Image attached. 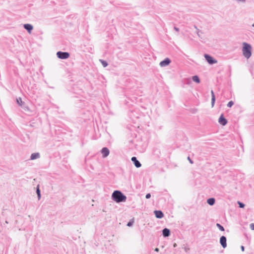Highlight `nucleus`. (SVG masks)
Instances as JSON below:
<instances>
[{
  "label": "nucleus",
  "instance_id": "nucleus-20",
  "mask_svg": "<svg viewBox=\"0 0 254 254\" xmlns=\"http://www.w3.org/2000/svg\"><path fill=\"white\" fill-rule=\"evenodd\" d=\"M100 62L102 64V65L103 66V67H105L108 65V63H107V62H106L103 60H100Z\"/></svg>",
  "mask_w": 254,
  "mask_h": 254
},
{
  "label": "nucleus",
  "instance_id": "nucleus-15",
  "mask_svg": "<svg viewBox=\"0 0 254 254\" xmlns=\"http://www.w3.org/2000/svg\"><path fill=\"white\" fill-rule=\"evenodd\" d=\"M194 28H195V29H196V34H197V35L198 37L199 38H201V39H202V34H203V32H202L201 31L199 30V29L196 27V26H194Z\"/></svg>",
  "mask_w": 254,
  "mask_h": 254
},
{
  "label": "nucleus",
  "instance_id": "nucleus-10",
  "mask_svg": "<svg viewBox=\"0 0 254 254\" xmlns=\"http://www.w3.org/2000/svg\"><path fill=\"white\" fill-rule=\"evenodd\" d=\"M154 213L157 218L161 219L164 216L163 213L161 210H155Z\"/></svg>",
  "mask_w": 254,
  "mask_h": 254
},
{
  "label": "nucleus",
  "instance_id": "nucleus-27",
  "mask_svg": "<svg viewBox=\"0 0 254 254\" xmlns=\"http://www.w3.org/2000/svg\"><path fill=\"white\" fill-rule=\"evenodd\" d=\"M250 227L252 230H254V223H251L250 225Z\"/></svg>",
  "mask_w": 254,
  "mask_h": 254
},
{
  "label": "nucleus",
  "instance_id": "nucleus-12",
  "mask_svg": "<svg viewBox=\"0 0 254 254\" xmlns=\"http://www.w3.org/2000/svg\"><path fill=\"white\" fill-rule=\"evenodd\" d=\"M162 235L164 237H167L170 236V231L168 228H164L162 230Z\"/></svg>",
  "mask_w": 254,
  "mask_h": 254
},
{
  "label": "nucleus",
  "instance_id": "nucleus-11",
  "mask_svg": "<svg viewBox=\"0 0 254 254\" xmlns=\"http://www.w3.org/2000/svg\"><path fill=\"white\" fill-rule=\"evenodd\" d=\"M23 27L29 33H31V31L33 29V26L30 24H24Z\"/></svg>",
  "mask_w": 254,
  "mask_h": 254
},
{
  "label": "nucleus",
  "instance_id": "nucleus-1",
  "mask_svg": "<svg viewBox=\"0 0 254 254\" xmlns=\"http://www.w3.org/2000/svg\"><path fill=\"white\" fill-rule=\"evenodd\" d=\"M112 199L117 203L125 202L127 197L120 190H115L112 194Z\"/></svg>",
  "mask_w": 254,
  "mask_h": 254
},
{
  "label": "nucleus",
  "instance_id": "nucleus-18",
  "mask_svg": "<svg viewBox=\"0 0 254 254\" xmlns=\"http://www.w3.org/2000/svg\"><path fill=\"white\" fill-rule=\"evenodd\" d=\"M192 80L197 83H199L200 82V79L197 75H194L192 76Z\"/></svg>",
  "mask_w": 254,
  "mask_h": 254
},
{
  "label": "nucleus",
  "instance_id": "nucleus-28",
  "mask_svg": "<svg viewBox=\"0 0 254 254\" xmlns=\"http://www.w3.org/2000/svg\"><path fill=\"white\" fill-rule=\"evenodd\" d=\"M150 197H151V194H150V193H147V194H146V196H145L146 198H147V199H149V198H150Z\"/></svg>",
  "mask_w": 254,
  "mask_h": 254
},
{
  "label": "nucleus",
  "instance_id": "nucleus-4",
  "mask_svg": "<svg viewBox=\"0 0 254 254\" xmlns=\"http://www.w3.org/2000/svg\"><path fill=\"white\" fill-rule=\"evenodd\" d=\"M58 58L61 59H66L69 57V54L67 52L59 51L57 53Z\"/></svg>",
  "mask_w": 254,
  "mask_h": 254
},
{
  "label": "nucleus",
  "instance_id": "nucleus-23",
  "mask_svg": "<svg viewBox=\"0 0 254 254\" xmlns=\"http://www.w3.org/2000/svg\"><path fill=\"white\" fill-rule=\"evenodd\" d=\"M238 203L240 208H244L245 207V204L243 203L240 201H238Z\"/></svg>",
  "mask_w": 254,
  "mask_h": 254
},
{
  "label": "nucleus",
  "instance_id": "nucleus-8",
  "mask_svg": "<svg viewBox=\"0 0 254 254\" xmlns=\"http://www.w3.org/2000/svg\"><path fill=\"white\" fill-rule=\"evenodd\" d=\"M101 153L102 154L103 157L105 158L109 155L110 151L108 148L104 147L101 150Z\"/></svg>",
  "mask_w": 254,
  "mask_h": 254
},
{
  "label": "nucleus",
  "instance_id": "nucleus-34",
  "mask_svg": "<svg viewBox=\"0 0 254 254\" xmlns=\"http://www.w3.org/2000/svg\"><path fill=\"white\" fill-rule=\"evenodd\" d=\"M252 27L254 28V23L252 24Z\"/></svg>",
  "mask_w": 254,
  "mask_h": 254
},
{
  "label": "nucleus",
  "instance_id": "nucleus-14",
  "mask_svg": "<svg viewBox=\"0 0 254 254\" xmlns=\"http://www.w3.org/2000/svg\"><path fill=\"white\" fill-rule=\"evenodd\" d=\"M215 202V199L214 198H209L207 200V202L210 205H213L214 204Z\"/></svg>",
  "mask_w": 254,
  "mask_h": 254
},
{
  "label": "nucleus",
  "instance_id": "nucleus-9",
  "mask_svg": "<svg viewBox=\"0 0 254 254\" xmlns=\"http://www.w3.org/2000/svg\"><path fill=\"white\" fill-rule=\"evenodd\" d=\"M218 122L221 125L223 126L226 125L227 123V120L223 117V115H221L219 117Z\"/></svg>",
  "mask_w": 254,
  "mask_h": 254
},
{
  "label": "nucleus",
  "instance_id": "nucleus-16",
  "mask_svg": "<svg viewBox=\"0 0 254 254\" xmlns=\"http://www.w3.org/2000/svg\"><path fill=\"white\" fill-rule=\"evenodd\" d=\"M211 97H212L211 98V105H212V107H213L214 103H215V97L214 92L212 90H211Z\"/></svg>",
  "mask_w": 254,
  "mask_h": 254
},
{
  "label": "nucleus",
  "instance_id": "nucleus-3",
  "mask_svg": "<svg viewBox=\"0 0 254 254\" xmlns=\"http://www.w3.org/2000/svg\"><path fill=\"white\" fill-rule=\"evenodd\" d=\"M204 56L207 63L210 64H213L217 63L215 59L208 54H205Z\"/></svg>",
  "mask_w": 254,
  "mask_h": 254
},
{
  "label": "nucleus",
  "instance_id": "nucleus-21",
  "mask_svg": "<svg viewBox=\"0 0 254 254\" xmlns=\"http://www.w3.org/2000/svg\"><path fill=\"white\" fill-rule=\"evenodd\" d=\"M216 226L217 227V228H219V229L220 230V231H224V227L221 225L219 223H217L216 224Z\"/></svg>",
  "mask_w": 254,
  "mask_h": 254
},
{
  "label": "nucleus",
  "instance_id": "nucleus-13",
  "mask_svg": "<svg viewBox=\"0 0 254 254\" xmlns=\"http://www.w3.org/2000/svg\"><path fill=\"white\" fill-rule=\"evenodd\" d=\"M39 158H40V154L39 153H32L30 156L31 160H34Z\"/></svg>",
  "mask_w": 254,
  "mask_h": 254
},
{
  "label": "nucleus",
  "instance_id": "nucleus-33",
  "mask_svg": "<svg viewBox=\"0 0 254 254\" xmlns=\"http://www.w3.org/2000/svg\"><path fill=\"white\" fill-rule=\"evenodd\" d=\"M177 244H176V243H174V245H173V247H177Z\"/></svg>",
  "mask_w": 254,
  "mask_h": 254
},
{
  "label": "nucleus",
  "instance_id": "nucleus-22",
  "mask_svg": "<svg viewBox=\"0 0 254 254\" xmlns=\"http://www.w3.org/2000/svg\"><path fill=\"white\" fill-rule=\"evenodd\" d=\"M233 1L237 3H245L246 0H232Z\"/></svg>",
  "mask_w": 254,
  "mask_h": 254
},
{
  "label": "nucleus",
  "instance_id": "nucleus-26",
  "mask_svg": "<svg viewBox=\"0 0 254 254\" xmlns=\"http://www.w3.org/2000/svg\"><path fill=\"white\" fill-rule=\"evenodd\" d=\"M133 220H131V221H130L129 222H128L127 224V226H128V227H130L133 224Z\"/></svg>",
  "mask_w": 254,
  "mask_h": 254
},
{
  "label": "nucleus",
  "instance_id": "nucleus-17",
  "mask_svg": "<svg viewBox=\"0 0 254 254\" xmlns=\"http://www.w3.org/2000/svg\"><path fill=\"white\" fill-rule=\"evenodd\" d=\"M16 102L21 107H22V108H24V102H23L22 101V99L21 98H18L16 99Z\"/></svg>",
  "mask_w": 254,
  "mask_h": 254
},
{
  "label": "nucleus",
  "instance_id": "nucleus-7",
  "mask_svg": "<svg viewBox=\"0 0 254 254\" xmlns=\"http://www.w3.org/2000/svg\"><path fill=\"white\" fill-rule=\"evenodd\" d=\"M131 160L132 161V162L133 163L134 166L136 167V168H139L141 167V163L139 162V161L137 160L136 157H132L131 158Z\"/></svg>",
  "mask_w": 254,
  "mask_h": 254
},
{
  "label": "nucleus",
  "instance_id": "nucleus-31",
  "mask_svg": "<svg viewBox=\"0 0 254 254\" xmlns=\"http://www.w3.org/2000/svg\"><path fill=\"white\" fill-rule=\"evenodd\" d=\"M241 250H242V251H244L245 248H244V246H242L241 247Z\"/></svg>",
  "mask_w": 254,
  "mask_h": 254
},
{
  "label": "nucleus",
  "instance_id": "nucleus-32",
  "mask_svg": "<svg viewBox=\"0 0 254 254\" xmlns=\"http://www.w3.org/2000/svg\"><path fill=\"white\" fill-rule=\"evenodd\" d=\"M154 251L156 252H158L159 251V249L157 248H155Z\"/></svg>",
  "mask_w": 254,
  "mask_h": 254
},
{
  "label": "nucleus",
  "instance_id": "nucleus-24",
  "mask_svg": "<svg viewBox=\"0 0 254 254\" xmlns=\"http://www.w3.org/2000/svg\"><path fill=\"white\" fill-rule=\"evenodd\" d=\"M183 249L184 250V251L188 253L190 251V248L188 247L184 246L183 247Z\"/></svg>",
  "mask_w": 254,
  "mask_h": 254
},
{
  "label": "nucleus",
  "instance_id": "nucleus-19",
  "mask_svg": "<svg viewBox=\"0 0 254 254\" xmlns=\"http://www.w3.org/2000/svg\"><path fill=\"white\" fill-rule=\"evenodd\" d=\"M36 193L37 194L38 200H40L41 198V193H40V190L39 189V185L37 186V187L36 189Z\"/></svg>",
  "mask_w": 254,
  "mask_h": 254
},
{
  "label": "nucleus",
  "instance_id": "nucleus-30",
  "mask_svg": "<svg viewBox=\"0 0 254 254\" xmlns=\"http://www.w3.org/2000/svg\"><path fill=\"white\" fill-rule=\"evenodd\" d=\"M174 29L176 31H179V29L178 28H177V27H174Z\"/></svg>",
  "mask_w": 254,
  "mask_h": 254
},
{
  "label": "nucleus",
  "instance_id": "nucleus-5",
  "mask_svg": "<svg viewBox=\"0 0 254 254\" xmlns=\"http://www.w3.org/2000/svg\"><path fill=\"white\" fill-rule=\"evenodd\" d=\"M171 63V60L169 58H166L164 60L161 62L159 65L161 67H165L169 65Z\"/></svg>",
  "mask_w": 254,
  "mask_h": 254
},
{
  "label": "nucleus",
  "instance_id": "nucleus-35",
  "mask_svg": "<svg viewBox=\"0 0 254 254\" xmlns=\"http://www.w3.org/2000/svg\"><path fill=\"white\" fill-rule=\"evenodd\" d=\"M5 223H8V222L7 221H6Z\"/></svg>",
  "mask_w": 254,
  "mask_h": 254
},
{
  "label": "nucleus",
  "instance_id": "nucleus-6",
  "mask_svg": "<svg viewBox=\"0 0 254 254\" xmlns=\"http://www.w3.org/2000/svg\"><path fill=\"white\" fill-rule=\"evenodd\" d=\"M227 239L226 237L222 236L220 239V243L223 248H225L227 247Z\"/></svg>",
  "mask_w": 254,
  "mask_h": 254
},
{
  "label": "nucleus",
  "instance_id": "nucleus-2",
  "mask_svg": "<svg viewBox=\"0 0 254 254\" xmlns=\"http://www.w3.org/2000/svg\"><path fill=\"white\" fill-rule=\"evenodd\" d=\"M242 52L244 56L247 59H249L252 55L251 49L252 47L249 44L246 42L243 43Z\"/></svg>",
  "mask_w": 254,
  "mask_h": 254
},
{
  "label": "nucleus",
  "instance_id": "nucleus-25",
  "mask_svg": "<svg viewBox=\"0 0 254 254\" xmlns=\"http://www.w3.org/2000/svg\"><path fill=\"white\" fill-rule=\"evenodd\" d=\"M234 104V102L232 101H230L228 102V103L227 104V106L228 107H231Z\"/></svg>",
  "mask_w": 254,
  "mask_h": 254
},
{
  "label": "nucleus",
  "instance_id": "nucleus-29",
  "mask_svg": "<svg viewBox=\"0 0 254 254\" xmlns=\"http://www.w3.org/2000/svg\"><path fill=\"white\" fill-rule=\"evenodd\" d=\"M188 159L189 160V161H190V163H191V164H192V163H193V162L192 161V160L190 159V157H188Z\"/></svg>",
  "mask_w": 254,
  "mask_h": 254
}]
</instances>
